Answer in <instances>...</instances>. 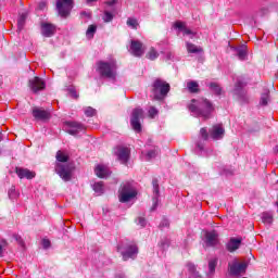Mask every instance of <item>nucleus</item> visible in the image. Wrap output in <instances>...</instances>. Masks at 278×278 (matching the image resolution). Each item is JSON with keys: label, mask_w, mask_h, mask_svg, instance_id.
I'll list each match as a JSON object with an SVG mask.
<instances>
[{"label": "nucleus", "mask_w": 278, "mask_h": 278, "mask_svg": "<svg viewBox=\"0 0 278 278\" xmlns=\"http://www.w3.org/2000/svg\"><path fill=\"white\" fill-rule=\"evenodd\" d=\"M188 108L192 116L203 118V121H207L214 112V105L205 98L192 99Z\"/></svg>", "instance_id": "f257e3e1"}, {"label": "nucleus", "mask_w": 278, "mask_h": 278, "mask_svg": "<svg viewBox=\"0 0 278 278\" xmlns=\"http://www.w3.org/2000/svg\"><path fill=\"white\" fill-rule=\"evenodd\" d=\"M170 92V85L161 78H156L152 84V94L156 101H162Z\"/></svg>", "instance_id": "f03ea898"}, {"label": "nucleus", "mask_w": 278, "mask_h": 278, "mask_svg": "<svg viewBox=\"0 0 278 278\" xmlns=\"http://www.w3.org/2000/svg\"><path fill=\"white\" fill-rule=\"evenodd\" d=\"M98 73L105 79H116V64L100 61L98 62Z\"/></svg>", "instance_id": "7ed1b4c3"}, {"label": "nucleus", "mask_w": 278, "mask_h": 278, "mask_svg": "<svg viewBox=\"0 0 278 278\" xmlns=\"http://www.w3.org/2000/svg\"><path fill=\"white\" fill-rule=\"evenodd\" d=\"M117 251L121 253L124 262H127V260H136L138 255V247L136 244H119L117 245Z\"/></svg>", "instance_id": "20e7f679"}, {"label": "nucleus", "mask_w": 278, "mask_h": 278, "mask_svg": "<svg viewBox=\"0 0 278 278\" xmlns=\"http://www.w3.org/2000/svg\"><path fill=\"white\" fill-rule=\"evenodd\" d=\"M136 194L138 193L130 182L123 184L119 189V201L121 203H129L131 199H135Z\"/></svg>", "instance_id": "39448f33"}, {"label": "nucleus", "mask_w": 278, "mask_h": 278, "mask_svg": "<svg viewBox=\"0 0 278 278\" xmlns=\"http://www.w3.org/2000/svg\"><path fill=\"white\" fill-rule=\"evenodd\" d=\"M247 268H249V264L247 262L240 263L235 260L232 263L228 264V274L230 277H240V275H244V273H247Z\"/></svg>", "instance_id": "423d86ee"}, {"label": "nucleus", "mask_w": 278, "mask_h": 278, "mask_svg": "<svg viewBox=\"0 0 278 278\" xmlns=\"http://www.w3.org/2000/svg\"><path fill=\"white\" fill-rule=\"evenodd\" d=\"M144 118V111L140 108H137L132 111L130 117V125L137 134L142 131V124H140V119Z\"/></svg>", "instance_id": "0eeeda50"}, {"label": "nucleus", "mask_w": 278, "mask_h": 278, "mask_svg": "<svg viewBox=\"0 0 278 278\" xmlns=\"http://www.w3.org/2000/svg\"><path fill=\"white\" fill-rule=\"evenodd\" d=\"M55 173L61 177V179H63V181H71L73 177V165L58 163Z\"/></svg>", "instance_id": "6e6552de"}, {"label": "nucleus", "mask_w": 278, "mask_h": 278, "mask_svg": "<svg viewBox=\"0 0 278 278\" xmlns=\"http://www.w3.org/2000/svg\"><path fill=\"white\" fill-rule=\"evenodd\" d=\"M56 10L60 16L66 18L71 14V10H73V0H58Z\"/></svg>", "instance_id": "1a4fd4ad"}, {"label": "nucleus", "mask_w": 278, "mask_h": 278, "mask_svg": "<svg viewBox=\"0 0 278 278\" xmlns=\"http://www.w3.org/2000/svg\"><path fill=\"white\" fill-rule=\"evenodd\" d=\"M130 154L131 152L127 147L118 146L114 149V155L117 162H121V164H127V162H129Z\"/></svg>", "instance_id": "9d476101"}, {"label": "nucleus", "mask_w": 278, "mask_h": 278, "mask_svg": "<svg viewBox=\"0 0 278 278\" xmlns=\"http://www.w3.org/2000/svg\"><path fill=\"white\" fill-rule=\"evenodd\" d=\"M233 94L241 101V103L249 102V96H247V91L244 90V83L238 80L235 85Z\"/></svg>", "instance_id": "9b49d317"}, {"label": "nucleus", "mask_w": 278, "mask_h": 278, "mask_svg": "<svg viewBox=\"0 0 278 278\" xmlns=\"http://www.w3.org/2000/svg\"><path fill=\"white\" fill-rule=\"evenodd\" d=\"M146 50L147 48H144L142 42L138 40L130 41L129 52L131 53V55H135V58H142V55H144Z\"/></svg>", "instance_id": "f8f14e48"}, {"label": "nucleus", "mask_w": 278, "mask_h": 278, "mask_svg": "<svg viewBox=\"0 0 278 278\" xmlns=\"http://www.w3.org/2000/svg\"><path fill=\"white\" fill-rule=\"evenodd\" d=\"M28 86L33 92H40V90H45L47 88V84L42 78L35 76L33 79H29Z\"/></svg>", "instance_id": "ddd939ff"}, {"label": "nucleus", "mask_w": 278, "mask_h": 278, "mask_svg": "<svg viewBox=\"0 0 278 278\" xmlns=\"http://www.w3.org/2000/svg\"><path fill=\"white\" fill-rule=\"evenodd\" d=\"M33 116L37 121H49V118H51V113H49V111H47L45 109L34 108Z\"/></svg>", "instance_id": "4468645a"}, {"label": "nucleus", "mask_w": 278, "mask_h": 278, "mask_svg": "<svg viewBox=\"0 0 278 278\" xmlns=\"http://www.w3.org/2000/svg\"><path fill=\"white\" fill-rule=\"evenodd\" d=\"M225 136V128H223L220 125H215L210 129V137L213 140H223Z\"/></svg>", "instance_id": "2eb2a0df"}, {"label": "nucleus", "mask_w": 278, "mask_h": 278, "mask_svg": "<svg viewBox=\"0 0 278 278\" xmlns=\"http://www.w3.org/2000/svg\"><path fill=\"white\" fill-rule=\"evenodd\" d=\"M67 134L71 136H77V134H81V131H86V127L83 124L77 122H70L68 123Z\"/></svg>", "instance_id": "dca6fc26"}, {"label": "nucleus", "mask_w": 278, "mask_h": 278, "mask_svg": "<svg viewBox=\"0 0 278 278\" xmlns=\"http://www.w3.org/2000/svg\"><path fill=\"white\" fill-rule=\"evenodd\" d=\"M204 242L206 247H216L218 244V232L216 230L207 231Z\"/></svg>", "instance_id": "f3484780"}, {"label": "nucleus", "mask_w": 278, "mask_h": 278, "mask_svg": "<svg viewBox=\"0 0 278 278\" xmlns=\"http://www.w3.org/2000/svg\"><path fill=\"white\" fill-rule=\"evenodd\" d=\"M240 244H242V237L230 238V240L226 244V249L227 251H229V253H233L238 251V249H240Z\"/></svg>", "instance_id": "a211bd4d"}, {"label": "nucleus", "mask_w": 278, "mask_h": 278, "mask_svg": "<svg viewBox=\"0 0 278 278\" xmlns=\"http://www.w3.org/2000/svg\"><path fill=\"white\" fill-rule=\"evenodd\" d=\"M15 173L20 179H34L36 173L27 168L16 167Z\"/></svg>", "instance_id": "6ab92c4d"}, {"label": "nucleus", "mask_w": 278, "mask_h": 278, "mask_svg": "<svg viewBox=\"0 0 278 278\" xmlns=\"http://www.w3.org/2000/svg\"><path fill=\"white\" fill-rule=\"evenodd\" d=\"M41 34L46 38H51V36H53V34H55V26L53 24L42 23L41 24Z\"/></svg>", "instance_id": "aec40b11"}, {"label": "nucleus", "mask_w": 278, "mask_h": 278, "mask_svg": "<svg viewBox=\"0 0 278 278\" xmlns=\"http://www.w3.org/2000/svg\"><path fill=\"white\" fill-rule=\"evenodd\" d=\"M94 173L97 177H100L101 179H103L105 177H110L112 172H110V168L105 165H98L94 169Z\"/></svg>", "instance_id": "412c9836"}, {"label": "nucleus", "mask_w": 278, "mask_h": 278, "mask_svg": "<svg viewBox=\"0 0 278 278\" xmlns=\"http://www.w3.org/2000/svg\"><path fill=\"white\" fill-rule=\"evenodd\" d=\"M152 186H153V206L151 207L152 212L157 207V198L160 197V185L157 182V179L152 180Z\"/></svg>", "instance_id": "4be33fe9"}, {"label": "nucleus", "mask_w": 278, "mask_h": 278, "mask_svg": "<svg viewBox=\"0 0 278 278\" xmlns=\"http://www.w3.org/2000/svg\"><path fill=\"white\" fill-rule=\"evenodd\" d=\"M186 49L188 53H203V48L190 42V41H186Z\"/></svg>", "instance_id": "5701e85b"}, {"label": "nucleus", "mask_w": 278, "mask_h": 278, "mask_svg": "<svg viewBox=\"0 0 278 278\" xmlns=\"http://www.w3.org/2000/svg\"><path fill=\"white\" fill-rule=\"evenodd\" d=\"M235 54L239 58V60H247V46H241L239 48H231Z\"/></svg>", "instance_id": "b1692460"}, {"label": "nucleus", "mask_w": 278, "mask_h": 278, "mask_svg": "<svg viewBox=\"0 0 278 278\" xmlns=\"http://www.w3.org/2000/svg\"><path fill=\"white\" fill-rule=\"evenodd\" d=\"M25 21H27V13H20L17 18V30L23 31V27H25Z\"/></svg>", "instance_id": "393cba45"}, {"label": "nucleus", "mask_w": 278, "mask_h": 278, "mask_svg": "<svg viewBox=\"0 0 278 278\" xmlns=\"http://www.w3.org/2000/svg\"><path fill=\"white\" fill-rule=\"evenodd\" d=\"M187 268L190 274L189 278H200L201 277V275H199V271H197V266H194V264L188 263Z\"/></svg>", "instance_id": "a878e982"}, {"label": "nucleus", "mask_w": 278, "mask_h": 278, "mask_svg": "<svg viewBox=\"0 0 278 278\" xmlns=\"http://www.w3.org/2000/svg\"><path fill=\"white\" fill-rule=\"evenodd\" d=\"M269 101H270V91L269 90H265L261 94L260 105L266 106V105H268Z\"/></svg>", "instance_id": "bb28decb"}, {"label": "nucleus", "mask_w": 278, "mask_h": 278, "mask_svg": "<svg viewBox=\"0 0 278 278\" xmlns=\"http://www.w3.org/2000/svg\"><path fill=\"white\" fill-rule=\"evenodd\" d=\"M262 223H264V225H273V213L270 212H264L262 213Z\"/></svg>", "instance_id": "cd10ccee"}, {"label": "nucleus", "mask_w": 278, "mask_h": 278, "mask_svg": "<svg viewBox=\"0 0 278 278\" xmlns=\"http://www.w3.org/2000/svg\"><path fill=\"white\" fill-rule=\"evenodd\" d=\"M218 265V258H212L208 262V273L210 275H214L216 273V266Z\"/></svg>", "instance_id": "c85d7f7f"}, {"label": "nucleus", "mask_w": 278, "mask_h": 278, "mask_svg": "<svg viewBox=\"0 0 278 278\" xmlns=\"http://www.w3.org/2000/svg\"><path fill=\"white\" fill-rule=\"evenodd\" d=\"M187 88L189 92H199V83L190 80L187 83Z\"/></svg>", "instance_id": "c756f323"}, {"label": "nucleus", "mask_w": 278, "mask_h": 278, "mask_svg": "<svg viewBox=\"0 0 278 278\" xmlns=\"http://www.w3.org/2000/svg\"><path fill=\"white\" fill-rule=\"evenodd\" d=\"M148 60H157V58H160V53L157 52V50H155V48H150L148 54H147Z\"/></svg>", "instance_id": "7c9ffc66"}, {"label": "nucleus", "mask_w": 278, "mask_h": 278, "mask_svg": "<svg viewBox=\"0 0 278 278\" xmlns=\"http://www.w3.org/2000/svg\"><path fill=\"white\" fill-rule=\"evenodd\" d=\"M94 34H97V25H94V24L89 25V27L86 31L87 38H93Z\"/></svg>", "instance_id": "2f4dec72"}, {"label": "nucleus", "mask_w": 278, "mask_h": 278, "mask_svg": "<svg viewBox=\"0 0 278 278\" xmlns=\"http://www.w3.org/2000/svg\"><path fill=\"white\" fill-rule=\"evenodd\" d=\"M182 36H188V38L192 40L193 38H197V31L187 27V28H184Z\"/></svg>", "instance_id": "473e14b6"}, {"label": "nucleus", "mask_w": 278, "mask_h": 278, "mask_svg": "<svg viewBox=\"0 0 278 278\" xmlns=\"http://www.w3.org/2000/svg\"><path fill=\"white\" fill-rule=\"evenodd\" d=\"M93 190L97 194H103L104 192V189H103V182L100 181V182H94L93 184Z\"/></svg>", "instance_id": "72a5a7b5"}, {"label": "nucleus", "mask_w": 278, "mask_h": 278, "mask_svg": "<svg viewBox=\"0 0 278 278\" xmlns=\"http://www.w3.org/2000/svg\"><path fill=\"white\" fill-rule=\"evenodd\" d=\"M56 161L61 163L68 162V155L64 154L62 151L56 152Z\"/></svg>", "instance_id": "f704fd0d"}, {"label": "nucleus", "mask_w": 278, "mask_h": 278, "mask_svg": "<svg viewBox=\"0 0 278 278\" xmlns=\"http://www.w3.org/2000/svg\"><path fill=\"white\" fill-rule=\"evenodd\" d=\"M97 115V110L91 106L85 108V116L92 117Z\"/></svg>", "instance_id": "c9c22d12"}, {"label": "nucleus", "mask_w": 278, "mask_h": 278, "mask_svg": "<svg viewBox=\"0 0 278 278\" xmlns=\"http://www.w3.org/2000/svg\"><path fill=\"white\" fill-rule=\"evenodd\" d=\"M128 27H131L132 29H138V20L136 18H128L127 20Z\"/></svg>", "instance_id": "e433bc0d"}, {"label": "nucleus", "mask_w": 278, "mask_h": 278, "mask_svg": "<svg viewBox=\"0 0 278 278\" xmlns=\"http://www.w3.org/2000/svg\"><path fill=\"white\" fill-rule=\"evenodd\" d=\"M210 88L213 92H215V94H220L222 92L220 86H218L216 83H212Z\"/></svg>", "instance_id": "4c0bfd02"}, {"label": "nucleus", "mask_w": 278, "mask_h": 278, "mask_svg": "<svg viewBox=\"0 0 278 278\" xmlns=\"http://www.w3.org/2000/svg\"><path fill=\"white\" fill-rule=\"evenodd\" d=\"M148 114L150 118H155L159 114V111L155 109V106H151L148 111Z\"/></svg>", "instance_id": "58836bf2"}, {"label": "nucleus", "mask_w": 278, "mask_h": 278, "mask_svg": "<svg viewBox=\"0 0 278 278\" xmlns=\"http://www.w3.org/2000/svg\"><path fill=\"white\" fill-rule=\"evenodd\" d=\"M174 27H175L176 29H179L180 31H182V34H184V29H188L187 25L184 24V22H176V23L174 24Z\"/></svg>", "instance_id": "ea45409f"}, {"label": "nucleus", "mask_w": 278, "mask_h": 278, "mask_svg": "<svg viewBox=\"0 0 278 278\" xmlns=\"http://www.w3.org/2000/svg\"><path fill=\"white\" fill-rule=\"evenodd\" d=\"M18 197V193H16V187L12 186L9 189V199H16Z\"/></svg>", "instance_id": "a19ab883"}, {"label": "nucleus", "mask_w": 278, "mask_h": 278, "mask_svg": "<svg viewBox=\"0 0 278 278\" xmlns=\"http://www.w3.org/2000/svg\"><path fill=\"white\" fill-rule=\"evenodd\" d=\"M200 136L202 140H207L210 138V132H207V128H201Z\"/></svg>", "instance_id": "79ce46f5"}, {"label": "nucleus", "mask_w": 278, "mask_h": 278, "mask_svg": "<svg viewBox=\"0 0 278 278\" xmlns=\"http://www.w3.org/2000/svg\"><path fill=\"white\" fill-rule=\"evenodd\" d=\"M113 18H114V15L111 12L109 11L104 12V17H103L104 23H110Z\"/></svg>", "instance_id": "37998d69"}, {"label": "nucleus", "mask_w": 278, "mask_h": 278, "mask_svg": "<svg viewBox=\"0 0 278 278\" xmlns=\"http://www.w3.org/2000/svg\"><path fill=\"white\" fill-rule=\"evenodd\" d=\"M160 247L161 249H163V251H165V249H168V247H170V241L168 239H163L160 242Z\"/></svg>", "instance_id": "c03bdc74"}, {"label": "nucleus", "mask_w": 278, "mask_h": 278, "mask_svg": "<svg viewBox=\"0 0 278 278\" xmlns=\"http://www.w3.org/2000/svg\"><path fill=\"white\" fill-rule=\"evenodd\" d=\"M157 153H159L157 149L150 150L147 154L148 160H153V157L157 156Z\"/></svg>", "instance_id": "a18cd8bd"}, {"label": "nucleus", "mask_w": 278, "mask_h": 278, "mask_svg": "<svg viewBox=\"0 0 278 278\" xmlns=\"http://www.w3.org/2000/svg\"><path fill=\"white\" fill-rule=\"evenodd\" d=\"M8 247V241L5 239H2L0 241V257H3V249Z\"/></svg>", "instance_id": "49530a36"}, {"label": "nucleus", "mask_w": 278, "mask_h": 278, "mask_svg": "<svg viewBox=\"0 0 278 278\" xmlns=\"http://www.w3.org/2000/svg\"><path fill=\"white\" fill-rule=\"evenodd\" d=\"M137 225H140V227H147V219H144V217H138Z\"/></svg>", "instance_id": "de8ad7c7"}, {"label": "nucleus", "mask_w": 278, "mask_h": 278, "mask_svg": "<svg viewBox=\"0 0 278 278\" xmlns=\"http://www.w3.org/2000/svg\"><path fill=\"white\" fill-rule=\"evenodd\" d=\"M42 247L43 249H49V247H51V241H49L48 239H43Z\"/></svg>", "instance_id": "09e8293b"}, {"label": "nucleus", "mask_w": 278, "mask_h": 278, "mask_svg": "<svg viewBox=\"0 0 278 278\" xmlns=\"http://www.w3.org/2000/svg\"><path fill=\"white\" fill-rule=\"evenodd\" d=\"M70 94L73 99H77L79 96L77 94V91L75 89H70Z\"/></svg>", "instance_id": "8fccbe9b"}, {"label": "nucleus", "mask_w": 278, "mask_h": 278, "mask_svg": "<svg viewBox=\"0 0 278 278\" xmlns=\"http://www.w3.org/2000/svg\"><path fill=\"white\" fill-rule=\"evenodd\" d=\"M13 238L18 242V244H23V238H21V236L14 235Z\"/></svg>", "instance_id": "3c124183"}, {"label": "nucleus", "mask_w": 278, "mask_h": 278, "mask_svg": "<svg viewBox=\"0 0 278 278\" xmlns=\"http://www.w3.org/2000/svg\"><path fill=\"white\" fill-rule=\"evenodd\" d=\"M45 8H47V2L41 1V2L39 3V5H38V9H39V10H45Z\"/></svg>", "instance_id": "603ef678"}, {"label": "nucleus", "mask_w": 278, "mask_h": 278, "mask_svg": "<svg viewBox=\"0 0 278 278\" xmlns=\"http://www.w3.org/2000/svg\"><path fill=\"white\" fill-rule=\"evenodd\" d=\"M168 219H163L162 223L160 224V227H168Z\"/></svg>", "instance_id": "864d4df0"}, {"label": "nucleus", "mask_w": 278, "mask_h": 278, "mask_svg": "<svg viewBox=\"0 0 278 278\" xmlns=\"http://www.w3.org/2000/svg\"><path fill=\"white\" fill-rule=\"evenodd\" d=\"M197 147H198V149H200V151H203V149H204V147H203V144L201 142H198Z\"/></svg>", "instance_id": "5fc2aeb1"}, {"label": "nucleus", "mask_w": 278, "mask_h": 278, "mask_svg": "<svg viewBox=\"0 0 278 278\" xmlns=\"http://www.w3.org/2000/svg\"><path fill=\"white\" fill-rule=\"evenodd\" d=\"M114 3H116V0H109V1L106 2L108 5H114Z\"/></svg>", "instance_id": "6e6d98bb"}, {"label": "nucleus", "mask_w": 278, "mask_h": 278, "mask_svg": "<svg viewBox=\"0 0 278 278\" xmlns=\"http://www.w3.org/2000/svg\"><path fill=\"white\" fill-rule=\"evenodd\" d=\"M167 60H173V53H167Z\"/></svg>", "instance_id": "4d7b16f0"}, {"label": "nucleus", "mask_w": 278, "mask_h": 278, "mask_svg": "<svg viewBox=\"0 0 278 278\" xmlns=\"http://www.w3.org/2000/svg\"><path fill=\"white\" fill-rule=\"evenodd\" d=\"M274 151L275 153H278V146L275 147Z\"/></svg>", "instance_id": "13d9d810"}, {"label": "nucleus", "mask_w": 278, "mask_h": 278, "mask_svg": "<svg viewBox=\"0 0 278 278\" xmlns=\"http://www.w3.org/2000/svg\"><path fill=\"white\" fill-rule=\"evenodd\" d=\"M94 1H97V0H87V3H92Z\"/></svg>", "instance_id": "bf43d9fd"}, {"label": "nucleus", "mask_w": 278, "mask_h": 278, "mask_svg": "<svg viewBox=\"0 0 278 278\" xmlns=\"http://www.w3.org/2000/svg\"><path fill=\"white\" fill-rule=\"evenodd\" d=\"M116 278H125V276H123V275H118Z\"/></svg>", "instance_id": "052dcab7"}, {"label": "nucleus", "mask_w": 278, "mask_h": 278, "mask_svg": "<svg viewBox=\"0 0 278 278\" xmlns=\"http://www.w3.org/2000/svg\"><path fill=\"white\" fill-rule=\"evenodd\" d=\"M0 155H1V150H0Z\"/></svg>", "instance_id": "680f3d73"}]
</instances>
